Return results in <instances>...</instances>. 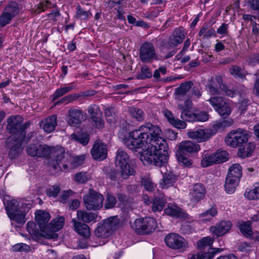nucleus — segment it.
<instances>
[{
    "label": "nucleus",
    "mask_w": 259,
    "mask_h": 259,
    "mask_svg": "<svg viewBox=\"0 0 259 259\" xmlns=\"http://www.w3.org/2000/svg\"><path fill=\"white\" fill-rule=\"evenodd\" d=\"M164 212L166 214L176 218H185L187 215L181 208L169 204L164 209Z\"/></svg>",
    "instance_id": "obj_30"
},
{
    "label": "nucleus",
    "mask_w": 259,
    "mask_h": 259,
    "mask_svg": "<svg viewBox=\"0 0 259 259\" xmlns=\"http://www.w3.org/2000/svg\"><path fill=\"white\" fill-rule=\"evenodd\" d=\"M223 250L220 248L209 247L207 252L201 251L199 252L201 259H213L217 254L221 253Z\"/></svg>",
    "instance_id": "obj_36"
},
{
    "label": "nucleus",
    "mask_w": 259,
    "mask_h": 259,
    "mask_svg": "<svg viewBox=\"0 0 259 259\" xmlns=\"http://www.w3.org/2000/svg\"><path fill=\"white\" fill-rule=\"evenodd\" d=\"M117 202L116 197L112 193L108 192L106 195V198L104 207L106 209L113 208Z\"/></svg>",
    "instance_id": "obj_56"
},
{
    "label": "nucleus",
    "mask_w": 259,
    "mask_h": 259,
    "mask_svg": "<svg viewBox=\"0 0 259 259\" xmlns=\"http://www.w3.org/2000/svg\"><path fill=\"white\" fill-rule=\"evenodd\" d=\"M50 219V214L45 210L39 209L35 211V221L40 229V233L46 234L48 232V222Z\"/></svg>",
    "instance_id": "obj_19"
},
{
    "label": "nucleus",
    "mask_w": 259,
    "mask_h": 259,
    "mask_svg": "<svg viewBox=\"0 0 259 259\" xmlns=\"http://www.w3.org/2000/svg\"><path fill=\"white\" fill-rule=\"evenodd\" d=\"M39 144H31L26 148L27 154L32 157H38L39 156Z\"/></svg>",
    "instance_id": "obj_55"
},
{
    "label": "nucleus",
    "mask_w": 259,
    "mask_h": 259,
    "mask_svg": "<svg viewBox=\"0 0 259 259\" xmlns=\"http://www.w3.org/2000/svg\"><path fill=\"white\" fill-rule=\"evenodd\" d=\"M239 182L235 179L226 177L224 185L226 193L229 194H233L239 185Z\"/></svg>",
    "instance_id": "obj_34"
},
{
    "label": "nucleus",
    "mask_w": 259,
    "mask_h": 259,
    "mask_svg": "<svg viewBox=\"0 0 259 259\" xmlns=\"http://www.w3.org/2000/svg\"><path fill=\"white\" fill-rule=\"evenodd\" d=\"M74 231L79 235L88 238L91 235V232L89 227L85 223H81L74 219L72 220Z\"/></svg>",
    "instance_id": "obj_27"
},
{
    "label": "nucleus",
    "mask_w": 259,
    "mask_h": 259,
    "mask_svg": "<svg viewBox=\"0 0 259 259\" xmlns=\"http://www.w3.org/2000/svg\"><path fill=\"white\" fill-rule=\"evenodd\" d=\"M141 184L146 191L149 192H152L155 186L151 179L147 177H143L141 178Z\"/></svg>",
    "instance_id": "obj_53"
},
{
    "label": "nucleus",
    "mask_w": 259,
    "mask_h": 259,
    "mask_svg": "<svg viewBox=\"0 0 259 259\" xmlns=\"http://www.w3.org/2000/svg\"><path fill=\"white\" fill-rule=\"evenodd\" d=\"M195 113L189 109H185L181 112V118L183 121L195 122Z\"/></svg>",
    "instance_id": "obj_54"
},
{
    "label": "nucleus",
    "mask_w": 259,
    "mask_h": 259,
    "mask_svg": "<svg viewBox=\"0 0 259 259\" xmlns=\"http://www.w3.org/2000/svg\"><path fill=\"white\" fill-rule=\"evenodd\" d=\"M242 176V167L239 163L232 164L229 168L227 177L240 181Z\"/></svg>",
    "instance_id": "obj_31"
},
{
    "label": "nucleus",
    "mask_w": 259,
    "mask_h": 259,
    "mask_svg": "<svg viewBox=\"0 0 259 259\" xmlns=\"http://www.w3.org/2000/svg\"><path fill=\"white\" fill-rule=\"evenodd\" d=\"M179 176L175 174L174 172L169 171L163 175V178L160 182V185L162 189H167L172 186L178 180Z\"/></svg>",
    "instance_id": "obj_24"
},
{
    "label": "nucleus",
    "mask_w": 259,
    "mask_h": 259,
    "mask_svg": "<svg viewBox=\"0 0 259 259\" xmlns=\"http://www.w3.org/2000/svg\"><path fill=\"white\" fill-rule=\"evenodd\" d=\"M87 111L91 119L103 114L99 106L96 104L90 105L88 107Z\"/></svg>",
    "instance_id": "obj_46"
},
{
    "label": "nucleus",
    "mask_w": 259,
    "mask_h": 259,
    "mask_svg": "<svg viewBox=\"0 0 259 259\" xmlns=\"http://www.w3.org/2000/svg\"><path fill=\"white\" fill-rule=\"evenodd\" d=\"M198 35L199 36L203 35V38L207 39L212 36H216V33L214 28H211L208 29L207 24L204 23L203 24L200 31H199Z\"/></svg>",
    "instance_id": "obj_39"
},
{
    "label": "nucleus",
    "mask_w": 259,
    "mask_h": 259,
    "mask_svg": "<svg viewBox=\"0 0 259 259\" xmlns=\"http://www.w3.org/2000/svg\"><path fill=\"white\" fill-rule=\"evenodd\" d=\"M139 52V58L142 63H151L154 60H158L154 45L149 41H145L141 46Z\"/></svg>",
    "instance_id": "obj_12"
},
{
    "label": "nucleus",
    "mask_w": 259,
    "mask_h": 259,
    "mask_svg": "<svg viewBox=\"0 0 259 259\" xmlns=\"http://www.w3.org/2000/svg\"><path fill=\"white\" fill-rule=\"evenodd\" d=\"M94 126L98 130H102L104 127L105 122L103 118V114L99 116L91 119Z\"/></svg>",
    "instance_id": "obj_59"
},
{
    "label": "nucleus",
    "mask_w": 259,
    "mask_h": 259,
    "mask_svg": "<svg viewBox=\"0 0 259 259\" xmlns=\"http://www.w3.org/2000/svg\"><path fill=\"white\" fill-rule=\"evenodd\" d=\"M239 230L241 233L246 238H251L253 235V232L251 229V224L250 222H243L239 226Z\"/></svg>",
    "instance_id": "obj_35"
},
{
    "label": "nucleus",
    "mask_w": 259,
    "mask_h": 259,
    "mask_svg": "<svg viewBox=\"0 0 259 259\" xmlns=\"http://www.w3.org/2000/svg\"><path fill=\"white\" fill-rule=\"evenodd\" d=\"M119 224L120 221L117 216L109 218L98 224L94 234L98 238H107L118 228Z\"/></svg>",
    "instance_id": "obj_7"
},
{
    "label": "nucleus",
    "mask_w": 259,
    "mask_h": 259,
    "mask_svg": "<svg viewBox=\"0 0 259 259\" xmlns=\"http://www.w3.org/2000/svg\"><path fill=\"white\" fill-rule=\"evenodd\" d=\"M166 202V199L162 197L154 196L152 198L151 209L154 212L161 211Z\"/></svg>",
    "instance_id": "obj_33"
},
{
    "label": "nucleus",
    "mask_w": 259,
    "mask_h": 259,
    "mask_svg": "<svg viewBox=\"0 0 259 259\" xmlns=\"http://www.w3.org/2000/svg\"><path fill=\"white\" fill-rule=\"evenodd\" d=\"M68 122L70 125L73 126H78L81 122L82 112L78 109H71L68 111Z\"/></svg>",
    "instance_id": "obj_28"
},
{
    "label": "nucleus",
    "mask_w": 259,
    "mask_h": 259,
    "mask_svg": "<svg viewBox=\"0 0 259 259\" xmlns=\"http://www.w3.org/2000/svg\"><path fill=\"white\" fill-rule=\"evenodd\" d=\"M157 227L156 220L151 217L137 219L131 224L132 229L139 235L150 234L155 230Z\"/></svg>",
    "instance_id": "obj_9"
},
{
    "label": "nucleus",
    "mask_w": 259,
    "mask_h": 259,
    "mask_svg": "<svg viewBox=\"0 0 259 259\" xmlns=\"http://www.w3.org/2000/svg\"><path fill=\"white\" fill-rule=\"evenodd\" d=\"M91 154L95 160H104L108 155L107 145L101 140H96L91 150Z\"/></svg>",
    "instance_id": "obj_16"
},
{
    "label": "nucleus",
    "mask_w": 259,
    "mask_h": 259,
    "mask_svg": "<svg viewBox=\"0 0 259 259\" xmlns=\"http://www.w3.org/2000/svg\"><path fill=\"white\" fill-rule=\"evenodd\" d=\"M130 115L138 121H143L144 119V111L137 107H132L129 109Z\"/></svg>",
    "instance_id": "obj_44"
},
{
    "label": "nucleus",
    "mask_w": 259,
    "mask_h": 259,
    "mask_svg": "<svg viewBox=\"0 0 259 259\" xmlns=\"http://www.w3.org/2000/svg\"><path fill=\"white\" fill-rule=\"evenodd\" d=\"M51 2L49 1H41L32 9V12L35 15L39 14L42 12H45L46 9L51 8Z\"/></svg>",
    "instance_id": "obj_45"
},
{
    "label": "nucleus",
    "mask_w": 259,
    "mask_h": 259,
    "mask_svg": "<svg viewBox=\"0 0 259 259\" xmlns=\"http://www.w3.org/2000/svg\"><path fill=\"white\" fill-rule=\"evenodd\" d=\"M193 82L191 81H187L182 83L179 87L175 91V94L180 96H184L190 90Z\"/></svg>",
    "instance_id": "obj_43"
},
{
    "label": "nucleus",
    "mask_w": 259,
    "mask_h": 259,
    "mask_svg": "<svg viewBox=\"0 0 259 259\" xmlns=\"http://www.w3.org/2000/svg\"><path fill=\"white\" fill-rule=\"evenodd\" d=\"M184 38V31L180 28H176L168 38L167 45L170 48H175L182 43Z\"/></svg>",
    "instance_id": "obj_23"
},
{
    "label": "nucleus",
    "mask_w": 259,
    "mask_h": 259,
    "mask_svg": "<svg viewBox=\"0 0 259 259\" xmlns=\"http://www.w3.org/2000/svg\"><path fill=\"white\" fill-rule=\"evenodd\" d=\"M164 242L169 248L184 251L188 247V243L183 237L176 233H169L164 237Z\"/></svg>",
    "instance_id": "obj_15"
},
{
    "label": "nucleus",
    "mask_w": 259,
    "mask_h": 259,
    "mask_svg": "<svg viewBox=\"0 0 259 259\" xmlns=\"http://www.w3.org/2000/svg\"><path fill=\"white\" fill-rule=\"evenodd\" d=\"M103 172L106 179H109L113 181H118L117 176L118 172L116 169L110 166H105L103 169Z\"/></svg>",
    "instance_id": "obj_40"
},
{
    "label": "nucleus",
    "mask_w": 259,
    "mask_h": 259,
    "mask_svg": "<svg viewBox=\"0 0 259 259\" xmlns=\"http://www.w3.org/2000/svg\"><path fill=\"white\" fill-rule=\"evenodd\" d=\"M97 216V214L95 213L88 212L81 210H78L77 211V219L85 224L96 221Z\"/></svg>",
    "instance_id": "obj_32"
},
{
    "label": "nucleus",
    "mask_w": 259,
    "mask_h": 259,
    "mask_svg": "<svg viewBox=\"0 0 259 259\" xmlns=\"http://www.w3.org/2000/svg\"><path fill=\"white\" fill-rule=\"evenodd\" d=\"M63 160L61 161H57L56 158H52L49 162V166L50 168H53L56 172H58L62 170L60 164L62 163L63 168L64 170L67 169L68 167V162L69 161L68 158L71 159V157L67 154L65 155V151L64 150V154L63 155Z\"/></svg>",
    "instance_id": "obj_25"
},
{
    "label": "nucleus",
    "mask_w": 259,
    "mask_h": 259,
    "mask_svg": "<svg viewBox=\"0 0 259 259\" xmlns=\"http://www.w3.org/2000/svg\"><path fill=\"white\" fill-rule=\"evenodd\" d=\"M38 158H56L57 161L63 160L64 148L61 146H50L46 144H39Z\"/></svg>",
    "instance_id": "obj_11"
},
{
    "label": "nucleus",
    "mask_w": 259,
    "mask_h": 259,
    "mask_svg": "<svg viewBox=\"0 0 259 259\" xmlns=\"http://www.w3.org/2000/svg\"><path fill=\"white\" fill-rule=\"evenodd\" d=\"M206 192V189L203 184H194L189 194L190 202L192 204H197L204 198Z\"/></svg>",
    "instance_id": "obj_17"
},
{
    "label": "nucleus",
    "mask_w": 259,
    "mask_h": 259,
    "mask_svg": "<svg viewBox=\"0 0 259 259\" xmlns=\"http://www.w3.org/2000/svg\"><path fill=\"white\" fill-rule=\"evenodd\" d=\"M75 88V86L74 85H69L58 89L55 91V93L51 96L52 101H55L59 98L70 92Z\"/></svg>",
    "instance_id": "obj_38"
},
{
    "label": "nucleus",
    "mask_w": 259,
    "mask_h": 259,
    "mask_svg": "<svg viewBox=\"0 0 259 259\" xmlns=\"http://www.w3.org/2000/svg\"><path fill=\"white\" fill-rule=\"evenodd\" d=\"M152 76L151 70L148 66L145 65L141 68V72L137 74L136 78L139 80H144L150 78Z\"/></svg>",
    "instance_id": "obj_47"
},
{
    "label": "nucleus",
    "mask_w": 259,
    "mask_h": 259,
    "mask_svg": "<svg viewBox=\"0 0 259 259\" xmlns=\"http://www.w3.org/2000/svg\"><path fill=\"white\" fill-rule=\"evenodd\" d=\"M249 138L248 131L239 128L229 132L225 138V142L230 147H238L237 155L240 158L244 159L250 157L255 148L253 143L248 142Z\"/></svg>",
    "instance_id": "obj_2"
},
{
    "label": "nucleus",
    "mask_w": 259,
    "mask_h": 259,
    "mask_svg": "<svg viewBox=\"0 0 259 259\" xmlns=\"http://www.w3.org/2000/svg\"><path fill=\"white\" fill-rule=\"evenodd\" d=\"M216 134V131L211 128L204 130L199 129L195 131H190L188 133V137L192 139L197 141V142H203L210 139Z\"/></svg>",
    "instance_id": "obj_18"
},
{
    "label": "nucleus",
    "mask_w": 259,
    "mask_h": 259,
    "mask_svg": "<svg viewBox=\"0 0 259 259\" xmlns=\"http://www.w3.org/2000/svg\"><path fill=\"white\" fill-rule=\"evenodd\" d=\"M71 137L73 140L81 144L83 146L87 145L89 143L90 140V136L87 134H84L79 136L75 134H72Z\"/></svg>",
    "instance_id": "obj_57"
},
{
    "label": "nucleus",
    "mask_w": 259,
    "mask_h": 259,
    "mask_svg": "<svg viewBox=\"0 0 259 259\" xmlns=\"http://www.w3.org/2000/svg\"><path fill=\"white\" fill-rule=\"evenodd\" d=\"M13 18L6 12H3L0 15V27H3L10 23Z\"/></svg>",
    "instance_id": "obj_60"
},
{
    "label": "nucleus",
    "mask_w": 259,
    "mask_h": 259,
    "mask_svg": "<svg viewBox=\"0 0 259 259\" xmlns=\"http://www.w3.org/2000/svg\"><path fill=\"white\" fill-rule=\"evenodd\" d=\"M176 156L180 164L182 166L187 167L191 166L193 163L192 160L185 154L176 151Z\"/></svg>",
    "instance_id": "obj_41"
},
{
    "label": "nucleus",
    "mask_w": 259,
    "mask_h": 259,
    "mask_svg": "<svg viewBox=\"0 0 259 259\" xmlns=\"http://www.w3.org/2000/svg\"><path fill=\"white\" fill-rule=\"evenodd\" d=\"M229 72L235 77H239L241 79L245 78L246 74L242 68L236 65L232 66L229 68Z\"/></svg>",
    "instance_id": "obj_50"
},
{
    "label": "nucleus",
    "mask_w": 259,
    "mask_h": 259,
    "mask_svg": "<svg viewBox=\"0 0 259 259\" xmlns=\"http://www.w3.org/2000/svg\"><path fill=\"white\" fill-rule=\"evenodd\" d=\"M116 197L119 202V204L122 207H128L131 204L129 197L125 193L119 192L116 194Z\"/></svg>",
    "instance_id": "obj_49"
},
{
    "label": "nucleus",
    "mask_w": 259,
    "mask_h": 259,
    "mask_svg": "<svg viewBox=\"0 0 259 259\" xmlns=\"http://www.w3.org/2000/svg\"><path fill=\"white\" fill-rule=\"evenodd\" d=\"M257 186H254L252 190L246 191L244 193V196L248 200H257L259 199V186L256 184Z\"/></svg>",
    "instance_id": "obj_52"
},
{
    "label": "nucleus",
    "mask_w": 259,
    "mask_h": 259,
    "mask_svg": "<svg viewBox=\"0 0 259 259\" xmlns=\"http://www.w3.org/2000/svg\"><path fill=\"white\" fill-rule=\"evenodd\" d=\"M104 113L108 122L112 123L114 120L116 114V110L114 107L110 106L105 108Z\"/></svg>",
    "instance_id": "obj_48"
},
{
    "label": "nucleus",
    "mask_w": 259,
    "mask_h": 259,
    "mask_svg": "<svg viewBox=\"0 0 259 259\" xmlns=\"http://www.w3.org/2000/svg\"><path fill=\"white\" fill-rule=\"evenodd\" d=\"M104 200L103 196L93 189H90L88 193L83 196L85 208L89 210H97L103 206Z\"/></svg>",
    "instance_id": "obj_10"
},
{
    "label": "nucleus",
    "mask_w": 259,
    "mask_h": 259,
    "mask_svg": "<svg viewBox=\"0 0 259 259\" xmlns=\"http://www.w3.org/2000/svg\"><path fill=\"white\" fill-rule=\"evenodd\" d=\"M200 149V145L190 141H184L178 145L177 152L185 154L187 156H191L197 153Z\"/></svg>",
    "instance_id": "obj_21"
},
{
    "label": "nucleus",
    "mask_w": 259,
    "mask_h": 259,
    "mask_svg": "<svg viewBox=\"0 0 259 259\" xmlns=\"http://www.w3.org/2000/svg\"><path fill=\"white\" fill-rule=\"evenodd\" d=\"M140 127L149 143L143 152L145 160L159 167L165 166L169 158L168 147L166 141L160 136V127L150 122H146Z\"/></svg>",
    "instance_id": "obj_1"
},
{
    "label": "nucleus",
    "mask_w": 259,
    "mask_h": 259,
    "mask_svg": "<svg viewBox=\"0 0 259 259\" xmlns=\"http://www.w3.org/2000/svg\"><path fill=\"white\" fill-rule=\"evenodd\" d=\"M232 123L233 120L230 118H222L216 121L215 123L213 125V128H211V130H215L217 133L218 130H222L225 127H229L232 124Z\"/></svg>",
    "instance_id": "obj_37"
},
{
    "label": "nucleus",
    "mask_w": 259,
    "mask_h": 259,
    "mask_svg": "<svg viewBox=\"0 0 259 259\" xmlns=\"http://www.w3.org/2000/svg\"><path fill=\"white\" fill-rule=\"evenodd\" d=\"M213 241L214 239L212 237H203L197 242V248L200 250L205 249L207 246H211Z\"/></svg>",
    "instance_id": "obj_51"
},
{
    "label": "nucleus",
    "mask_w": 259,
    "mask_h": 259,
    "mask_svg": "<svg viewBox=\"0 0 259 259\" xmlns=\"http://www.w3.org/2000/svg\"><path fill=\"white\" fill-rule=\"evenodd\" d=\"M65 219L63 217H59L52 220L48 226V232L47 233H40L36 228V224L33 222L29 221L26 225V229L33 239L40 242L42 238L48 239L56 240L58 234L56 233L60 230L64 225Z\"/></svg>",
    "instance_id": "obj_4"
},
{
    "label": "nucleus",
    "mask_w": 259,
    "mask_h": 259,
    "mask_svg": "<svg viewBox=\"0 0 259 259\" xmlns=\"http://www.w3.org/2000/svg\"><path fill=\"white\" fill-rule=\"evenodd\" d=\"M115 165L119 168L121 177L123 179H127L136 174L135 166L131 162L128 155L122 149H118L116 151Z\"/></svg>",
    "instance_id": "obj_5"
},
{
    "label": "nucleus",
    "mask_w": 259,
    "mask_h": 259,
    "mask_svg": "<svg viewBox=\"0 0 259 259\" xmlns=\"http://www.w3.org/2000/svg\"><path fill=\"white\" fill-rule=\"evenodd\" d=\"M229 153L225 150L218 149L216 152L205 156L201 161V165L203 167H206L214 164L223 163L229 159Z\"/></svg>",
    "instance_id": "obj_13"
},
{
    "label": "nucleus",
    "mask_w": 259,
    "mask_h": 259,
    "mask_svg": "<svg viewBox=\"0 0 259 259\" xmlns=\"http://www.w3.org/2000/svg\"><path fill=\"white\" fill-rule=\"evenodd\" d=\"M163 115L166 117L168 121L174 126L178 128H185L186 127V123L183 120L179 119H176L172 112L166 109L163 111Z\"/></svg>",
    "instance_id": "obj_29"
},
{
    "label": "nucleus",
    "mask_w": 259,
    "mask_h": 259,
    "mask_svg": "<svg viewBox=\"0 0 259 259\" xmlns=\"http://www.w3.org/2000/svg\"><path fill=\"white\" fill-rule=\"evenodd\" d=\"M39 125L47 133H50L53 132L57 125V115L54 114L45 120H41Z\"/></svg>",
    "instance_id": "obj_26"
},
{
    "label": "nucleus",
    "mask_w": 259,
    "mask_h": 259,
    "mask_svg": "<svg viewBox=\"0 0 259 259\" xmlns=\"http://www.w3.org/2000/svg\"><path fill=\"white\" fill-rule=\"evenodd\" d=\"M195 122H204L207 121L209 118V115L206 111H201L195 113Z\"/></svg>",
    "instance_id": "obj_64"
},
{
    "label": "nucleus",
    "mask_w": 259,
    "mask_h": 259,
    "mask_svg": "<svg viewBox=\"0 0 259 259\" xmlns=\"http://www.w3.org/2000/svg\"><path fill=\"white\" fill-rule=\"evenodd\" d=\"M218 213L217 209L214 207L206 210L205 212L199 214V218L206 217V220H209Z\"/></svg>",
    "instance_id": "obj_61"
},
{
    "label": "nucleus",
    "mask_w": 259,
    "mask_h": 259,
    "mask_svg": "<svg viewBox=\"0 0 259 259\" xmlns=\"http://www.w3.org/2000/svg\"><path fill=\"white\" fill-rule=\"evenodd\" d=\"M61 188L59 185H54L46 189V194L49 197L56 198L60 192Z\"/></svg>",
    "instance_id": "obj_58"
},
{
    "label": "nucleus",
    "mask_w": 259,
    "mask_h": 259,
    "mask_svg": "<svg viewBox=\"0 0 259 259\" xmlns=\"http://www.w3.org/2000/svg\"><path fill=\"white\" fill-rule=\"evenodd\" d=\"M232 226V223L231 221H222L215 226L210 227V231L217 237H222L230 231Z\"/></svg>",
    "instance_id": "obj_22"
},
{
    "label": "nucleus",
    "mask_w": 259,
    "mask_h": 259,
    "mask_svg": "<svg viewBox=\"0 0 259 259\" xmlns=\"http://www.w3.org/2000/svg\"><path fill=\"white\" fill-rule=\"evenodd\" d=\"M123 141L127 148L135 151L144 146L146 147L145 144L148 146L149 143L140 127L128 133V135L123 138Z\"/></svg>",
    "instance_id": "obj_8"
},
{
    "label": "nucleus",
    "mask_w": 259,
    "mask_h": 259,
    "mask_svg": "<svg viewBox=\"0 0 259 259\" xmlns=\"http://www.w3.org/2000/svg\"><path fill=\"white\" fill-rule=\"evenodd\" d=\"M30 250V248L29 245L24 243H18L12 246V250L13 251H25L29 252Z\"/></svg>",
    "instance_id": "obj_63"
},
{
    "label": "nucleus",
    "mask_w": 259,
    "mask_h": 259,
    "mask_svg": "<svg viewBox=\"0 0 259 259\" xmlns=\"http://www.w3.org/2000/svg\"><path fill=\"white\" fill-rule=\"evenodd\" d=\"M14 143L8 142L7 148L8 150V156L11 160L17 158L23 151V148L22 147L23 142L25 140H20L18 139H13Z\"/></svg>",
    "instance_id": "obj_20"
},
{
    "label": "nucleus",
    "mask_w": 259,
    "mask_h": 259,
    "mask_svg": "<svg viewBox=\"0 0 259 259\" xmlns=\"http://www.w3.org/2000/svg\"><path fill=\"white\" fill-rule=\"evenodd\" d=\"M23 118L21 116H11L7 119V129L12 134L13 139L25 140L26 134V129L30 125L29 121L22 124Z\"/></svg>",
    "instance_id": "obj_6"
},
{
    "label": "nucleus",
    "mask_w": 259,
    "mask_h": 259,
    "mask_svg": "<svg viewBox=\"0 0 259 259\" xmlns=\"http://www.w3.org/2000/svg\"><path fill=\"white\" fill-rule=\"evenodd\" d=\"M74 180L78 183L84 184L89 180V177L87 172H80L75 174Z\"/></svg>",
    "instance_id": "obj_62"
},
{
    "label": "nucleus",
    "mask_w": 259,
    "mask_h": 259,
    "mask_svg": "<svg viewBox=\"0 0 259 259\" xmlns=\"http://www.w3.org/2000/svg\"><path fill=\"white\" fill-rule=\"evenodd\" d=\"M20 10L18 4L15 2H10L5 9V12L13 18L19 14Z\"/></svg>",
    "instance_id": "obj_42"
},
{
    "label": "nucleus",
    "mask_w": 259,
    "mask_h": 259,
    "mask_svg": "<svg viewBox=\"0 0 259 259\" xmlns=\"http://www.w3.org/2000/svg\"><path fill=\"white\" fill-rule=\"evenodd\" d=\"M208 101L222 118L227 119L231 114V109L223 98L213 97L210 98Z\"/></svg>",
    "instance_id": "obj_14"
},
{
    "label": "nucleus",
    "mask_w": 259,
    "mask_h": 259,
    "mask_svg": "<svg viewBox=\"0 0 259 259\" xmlns=\"http://www.w3.org/2000/svg\"><path fill=\"white\" fill-rule=\"evenodd\" d=\"M1 198L7 214L10 219L15 221L18 224H24L26 221V214L31 208V204L23 203L19 206V202L15 199H11L9 195H2Z\"/></svg>",
    "instance_id": "obj_3"
}]
</instances>
